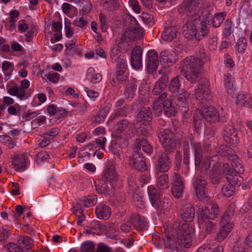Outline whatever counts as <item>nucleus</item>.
<instances>
[{"label": "nucleus", "mask_w": 252, "mask_h": 252, "mask_svg": "<svg viewBox=\"0 0 252 252\" xmlns=\"http://www.w3.org/2000/svg\"><path fill=\"white\" fill-rule=\"evenodd\" d=\"M180 215L184 221L182 222H191L193 220L195 215V210L190 204H188L183 206L180 211Z\"/></svg>", "instance_id": "aec40b11"}, {"label": "nucleus", "mask_w": 252, "mask_h": 252, "mask_svg": "<svg viewBox=\"0 0 252 252\" xmlns=\"http://www.w3.org/2000/svg\"><path fill=\"white\" fill-rule=\"evenodd\" d=\"M17 243L22 248H23L25 252L31 249L33 245V240L28 236H19L17 240Z\"/></svg>", "instance_id": "4c0bfd02"}, {"label": "nucleus", "mask_w": 252, "mask_h": 252, "mask_svg": "<svg viewBox=\"0 0 252 252\" xmlns=\"http://www.w3.org/2000/svg\"><path fill=\"white\" fill-rule=\"evenodd\" d=\"M178 33V30L176 27H168L162 32V39L164 41L170 42L177 37Z\"/></svg>", "instance_id": "7c9ffc66"}, {"label": "nucleus", "mask_w": 252, "mask_h": 252, "mask_svg": "<svg viewBox=\"0 0 252 252\" xmlns=\"http://www.w3.org/2000/svg\"><path fill=\"white\" fill-rule=\"evenodd\" d=\"M165 235L164 242L166 252H179L180 247L189 248L192 244L191 227L186 222L175 220L173 224L163 226Z\"/></svg>", "instance_id": "f257e3e1"}, {"label": "nucleus", "mask_w": 252, "mask_h": 252, "mask_svg": "<svg viewBox=\"0 0 252 252\" xmlns=\"http://www.w3.org/2000/svg\"><path fill=\"white\" fill-rule=\"evenodd\" d=\"M236 172H231L226 176V179L232 186H240L243 181V178Z\"/></svg>", "instance_id": "ea45409f"}, {"label": "nucleus", "mask_w": 252, "mask_h": 252, "mask_svg": "<svg viewBox=\"0 0 252 252\" xmlns=\"http://www.w3.org/2000/svg\"><path fill=\"white\" fill-rule=\"evenodd\" d=\"M109 112V108L106 107H103L97 112L96 116L94 117L93 122L97 124L103 123Z\"/></svg>", "instance_id": "09e8293b"}, {"label": "nucleus", "mask_w": 252, "mask_h": 252, "mask_svg": "<svg viewBox=\"0 0 252 252\" xmlns=\"http://www.w3.org/2000/svg\"><path fill=\"white\" fill-rule=\"evenodd\" d=\"M180 77L176 76L170 81L168 87V91L172 93H176L179 90L181 86Z\"/></svg>", "instance_id": "603ef678"}, {"label": "nucleus", "mask_w": 252, "mask_h": 252, "mask_svg": "<svg viewBox=\"0 0 252 252\" xmlns=\"http://www.w3.org/2000/svg\"><path fill=\"white\" fill-rule=\"evenodd\" d=\"M226 13L224 12L215 14L212 21L213 26L215 28L219 27L223 22Z\"/></svg>", "instance_id": "6e6d98bb"}, {"label": "nucleus", "mask_w": 252, "mask_h": 252, "mask_svg": "<svg viewBox=\"0 0 252 252\" xmlns=\"http://www.w3.org/2000/svg\"><path fill=\"white\" fill-rule=\"evenodd\" d=\"M28 159L25 154L15 155L12 160V164L16 171H24L28 166Z\"/></svg>", "instance_id": "f3484780"}, {"label": "nucleus", "mask_w": 252, "mask_h": 252, "mask_svg": "<svg viewBox=\"0 0 252 252\" xmlns=\"http://www.w3.org/2000/svg\"><path fill=\"white\" fill-rule=\"evenodd\" d=\"M132 110V106L125 104L124 106L117 108L115 112L110 116L108 123H111L118 119L119 117H126L129 114Z\"/></svg>", "instance_id": "5701e85b"}, {"label": "nucleus", "mask_w": 252, "mask_h": 252, "mask_svg": "<svg viewBox=\"0 0 252 252\" xmlns=\"http://www.w3.org/2000/svg\"><path fill=\"white\" fill-rule=\"evenodd\" d=\"M221 175L219 166L214 164L212 169L209 173V179L212 184H219L220 182Z\"/></svg>", "instance_id": "e433bc0d"}, {"label": "nucleus", "mask_w": 252, "mask_h": 252, "mask_svg": "<svg viewBox=\"0 0 252 252\" xmlns=\"http://www.w3.org/2000/svg\"><path fill=\"white\" fill-rule=\"evenodd\" d=\"M85 207H88V206L84 199L78 201L74 207L73 213L78 218L77 222L78 225H80L85 218L84 214V208Z\"/></svg>", "instance_id": "393cba45"}, {"label": "nucleus", "mask_w": 252, "mask_h": 252, "mask_svg": "<svg viewBox=\"0 0 252 252\" xmlns=\"http://www.w3.org/2000/svg\"><path fill=\"white\" fill-rule=\"evenodd\" d=\"M94 243L89 241L84 242L81 246V252H94Z\"/></svg>", "instance_id": "bf43d9fd"}, {"label": "nucleus", "mask_w": 252, "mask_h": 252, "mask_svg": "<svg viewBox=\"0 0 252 252\" xmlns=\"http://www.w3.org/2000/svg\"><path fill=\"white\" fill-rule=\"evenodd\" d=\"M223 131V139L226 143L232 145H236L239 143L238 131L233 126L228 125L225 126Z\"/></svg>", "instance_id": "4468645a"}, {"label": "nucleus", "mask_w": 252, "mask_h": 252, "mask_svg": "<svg viewBox=\"0 0 252 252\" xmlns=\"http://www.w3.org/2000/svg\"><path fill=\"white\" fill-rule=\"evenodd\" d=\"M171 160L167 153L162 152L156 160L155 170L156 174L167 172L171 168Z\"/></svg>", "instance_id": "6e6552de"}, {"label": "nucleus", "mask_w": 252, "mask_h": 252, "mask_svg": "<svg viewBox=\"0 0 252 252\" xmlns=\"http://www.w3.org/2000/svg\"><path fill=\"white\" fill-rule=\"evenodd\" d=\"M235 156H233L232 158V161L231 163V165L232 168L234 172L238 174H242L244 172V167L243 165L241 163V161L239 159L236 158L235 159Z\"/></svg>", "instance_id": "5fc2aeb1"}, {"label": "nucleus", "mask_w": 252, "mask_h": 252, "mask_svg": "<svg viewBox=\"0 0 252 252\" xmlns=\"http://www.w3.org/2000/svg\"><path fill=\"white\" fill-rule=\"evenodd\" d=\"M234 189V187L230 184L224 185L221 188V192L224 196L230 197L233 194Z\"/></svg>", "instance_id": "69168bd1"}, {"label": "nucleus", "mask_w": 252, "mask_h": 252, "mask_svg": "<svg viewBox=\"0 0 252 252\" xmlns=\"http://www.w3.org/2000/svg\"><path fill=\"white\" fill-rule=\"evenodd\" d=\"M158 72L161 76L156 83L152 90V94L156 95L160 94L166 89L169 81L168 74L166 71L159 69Z\"/></svg>", "instance_id": "ddd939ff"}, {"label": "nucleus", "mask_w": 252, "mask_h": 252, "mask_svg": "<svg viewBox=\"0 0 252 252\" xmlns=\"http://www.w3.org/2000/svg\"><path fill=\"white\" fill-rule=\"evenodd\" d=\"M192 185L198 199L206 201L208 200V184L205 177L200 175L196 176L193 179Z\"/></svg>", "instance_id": "20e7f679"}, {"label": "nucleus", "mask_w": 252, "mask_h": 252, "mask_svg": "<svg viewBox=\"0 0 252 252\" xmlns=\"http://www.w3.org/2000/svg\"><path fill=\"white\" fill-rule=\"evenodd\" d=\"M201 112L202 113L204 119L211 123L218 122L223 123L226 121L227 118L224 115L220 116L218 111L212 106L202 107Z\"/></svg>", "instance_id": "39448f33"}, {"label": "nucleus", "mask_w": 252, "mask_h": 252, "mask_svg": "<svg viewBox=\"0 0 252 252\" xmlns=\"http://www.w3.org/2000/svg\"><path fill=\"white\" fill-rule=\"evenodd\" d=\"M161 112L167 118L174 117L176 114V109L169 100L163 102Z\"/></svg>", "instance_id": "473e14b6"}, {"label": "nucleus", "mask_w": 252, "mask_h": 252, "mask_svg": "<svg viewBox=\"0 0 252 252\" xmlns=\"http://www.w3.org/2000/svg\"><path fill=\"white\" fill-rule=\"evenodd\" d=\"M96 217L99 219L107 220L111 216V209L107 205L99 204L97 205L95 210Z\"/></svg>", "instance_id": "c85d7f7f"}, {"label": "nucleus", "mask_w": 252, "mask_h": 252, "mask_svg": "<svg viewBox=\"0 0 252 252\" xmlns=\"http://www.w3.org/2000/svg\"><path fill=\"white\" fill-rule=\"evenodd\" d=\"M133 123L127 119L118 121L115 125L114 131L112 133L113 137L116 139H121L126 134L132 127Z\"/></svg>", "instance_id": "0eeeda50"}, {"label": "nucleus", "mask_w": 252, "mask_h": 252, "mask_svg": "<svg viewBox=\"0 0 252 252\" xmlns=\"http://www.w3.org/2000/svg\"><path fill=\"white\" fill-rule=\"evenodd\" d=\"M158 57L157 52L154 50L150 51L148 53V62L147 70L149 73L155 71L158 65Z\"/></svg>", "instance_id": "412c9836"}, {"label": "nucleus", "mask_w": 252, "mask_h": 252, "mask_svg": "<svg viewBox=\"0 0 252 252\" xmlns=\"http://www.w3.org/2000/svg\"><path fill=\"white\" fill-rule=\"evenodd\" d=\"M153 114L149 107H143L138 112L136 122L141 126H149L152 122Z\"/></svg>", "instance_id": "f8f14e48"}, {"label": "nucleus", "mask_w": 252, "mask_h": 252, "mask_svg": "<svg viewBox=\"0 0 252 252\" xmlns=\"http://www.w3.org/2000/svg\"><path fill=\"white\" fill-rule=\"evenodd\" d=\"M64 24L65 36L68 38L71 37L73 35L74 32L71 28V22L67 18L64 19Z\"/></svg>", "instance_id": "338daca9"}, {"label": "nucleus", "mask_w": 252, "mask_h": 252, "mask_svg": "<svg viewBox=\"0 0 252 252\" xmlns=\"http://www.w3.org/2000/svg\"><path fill=\"white\" fill-rule=\"evenodd\" d=\"M210 29V24H208V22H201L200 24V28L199 30H197V35H196V40L200 41L204 37L206 36L209 31Z\"/></svg>", "instance_id": "79ce46f5"}, {"label": "nucleus", "mask_w": 252, "mask_h": 252, "mask_svg": "<svg viewBox=\"0 0 252 252\" xmlns=\"http://www.w3.org/2000/svg\"><path fill=\"white\" fill-rule=\"evenodd\" d=\"M128 224L139 230H143L145 229L147 222L144 217L135 213L132 214L128 220Z\"/></svg>", "instance_id": "a211bd4d"}, {"label": "nucleus", "mask_w": 252, "mask_h": 252, "mask_svg": "<svg viewBox=\"0 0 252 252\" xmlns=\"http://www.w3.org/2000/svg\"><path fill=\"white\" fill-rule=\"evenodd\" d=\"M127 39L129 40V35L126 30L122 35L118 44V47L124 52L127 51L129 49V44L127 41Z\"/></svg>", "instance_id": "de8ad7c7"}, {"label": "nucleus", "mask_w": 252, "mask_h": 252, "mask_svg": "<svg viewBox=\"0 0 252 252\" xmlns=\"http://www.w3.org/2000/svg\"><path fill=\"white\" fill-rule=\"evenodd\" d=\"M235 210V205L234 204H231L221 216V220L231 222L230 220L234 216Z\"/></svg>", "instance_id": "864d4df0"}, {"label": "nucleus", "mask_w": 252, "mask_h": 252, "mask_svg": "<svg viewBox=\"0 0 252 252\" xmlns=\"http://www.w3.org/2000/svg\"><path fill=\"white\" fill-rule=\"evenodd\" d=\"M136 89V80L132 77H130L127 79L124 94L127 99L132 98L134 96Z\"/></svg>", "instance_id": "cd10ccee"}, {"label": "nucleus", "mask_w": 252, "mask_h": 252, "mask_svg": "<svg viewBox=\"0 0 252 252\" xmlns=\"http://www.w3.org/2000/svg\"><path fill=\"white\" fill-rule=\"evenodd\" d=\"M210 82L206 78H202L197 88L194 90V95L196 98L199 99H210V91L209 89Z\"/></svg>", "instance_id": "1a4fd4ad"}, {"label": "nucleus", "mask_w": 252, "mask_h": 252, "mask_svg": "<svg viewBox=\"0 0 252 252\" xmlns=\"http://www.w3.org/2000/svg\"><path fill=\"white\" fill-rule=\"evenodd\" d=\"M217 152L220 156L227 159L232 158L234 156L232 151L226 145H220L218 148Z\"/></svg>", "instance_id": "3c124183"}, {"label": "nucleus", "mask_w": 252, "mask_h": 252, "mask_svg": "<svg viewBox=\"0 0 252 252\" xmlns=\"http://www.w3.org/2000/svg\"><path fill=\"white\" fill-rule=\"evenodd\" d=\"M221 227L216 235V240L218 242L223 241L231 231L233 228V222H228L224 220H220Z\"/></svg>", "instance_id": "dca6fc26"}, {"label": "nucleus", "mask_w": 252, "mask_h": 252, "mask_svg": "<svg viewBox=\"0 0 252 252\" xmlns=\"http://www.w3.org/2000/svg\"><path fill=\"white\" fill-rule=\"evenodd\" d=\"M102 6L107 11H115L119 8V4L116 0H102Z\"/></svg>", "instance_id": "a18cd8bd"}, {"label": "nucleus", "mask_w": 252, "mask_h": 252, "mask_svg": "<svg viewBox=\"0 0 252 252\" xmlns=\"http://www.w3.org/2000/svg\"><path fill=\"white\" fill-rule=\"evenodd\" d=\"M199 56L197 58L193 56L187 57L181 63V75L192 83H196L201 77V70L206 56L204 49L199 50Z\"/></svg>", "instance_id": "f03ea898"}, {"label": "nucleus", "mask_w": 252, "mask_h": 252, "mask_svg": "<svg viewBox=\"0 0 252 252\" xmlns=\"http://www.w3.org/2000/svg\"><path fill=\"white\" fill-rule=\"evenodd\" d=\"M116 72H127V65L125 59L118 57L117 60Z\"/></svg>", "instance_id": "13d9d810"}, {"label": "nucleus", "mask_w": 252, "mask_h": 252, "mask_svg": "<svg viewBox=\"0 0 252 252\" xmlns=\"http://www.w3.org/2000/svg\"><path fill=\"white\" fill-rule=\"evenodd\" d=\"M237 104L241 106L250 108L252 105V100L250 95L244 92L239 93L237 95Z\"/></svg>", "instance_id": "c9c22d12"}, {"label": "nucleus", "mask_w": 252, "mask_h": 252, "mask_svg": "<svg viewBox=\"0 0 252 252\" xmlns=\"http://www.w3.org/2000/svg\"><path fill=\"white\" fill-rule=\"evenodd\" d=\"M133 149L134 151H138L141 149L147 154H151L153 152V148L149 143L147 140L141 136H139L136 138L133 144Z\"/></svg>", "instance_id": "6ab92c4d"}, {"label": "nucleus", "mask_w": 252, "mask_h": 252, "mask_svg": "<svg viewBox=\"0 0 252 252\" xmlns=\"http://www.w3.org/2000/svg\"><path fill=\"white\" fill-rule=\"evenodd\" d=\"M203 119L204 116H203L202 113L201 112L200 110L196 109L195 110L193 114V120L196 129H198L202 126L203 124L204 123Z\"/></svg>", "instance_id": "8fccbe9b"}, {"label": "nucleus", "mask_w": 252, "mask_h": 252, "mask_svg": "<svg viewBox=\"0 0 252 252\" xmlns=\"http://www.w3.org/2000/svg\"><path fill=\"white\" fill-rule=\"evenodd\" d=\"M130 62L133 68H140L142 63V49L139 46H136L132 50Z\"/></svg>", "instance_id": "b1692460"}, {"label": "nucleus", "mask_w": 252, "mask_h": 252, "mask_svg": "<svg viewBox=\"0 0 252 252\" xmlns=\"http://www.w3.org/2000/svg\"><path fill=\"white\" fill-rule=\"evenodd\" d=\"M157 185L159 189H165L169 188V181L168 175L166 174H161L157 177Z\"/></svg>", "instance_id": "58836bf2"}, {"label": "nucleus", "mask_w": 252, "mask_h": 252, "mask_svg": "<svg viewBox=\"0 0 252 252\" xmlns=\"http://www.w3.org/2000/svg\"><path fill=\"white\" fill-rule=\"evenodd\" d=\"M184 187V185L172 186L171 191L173 195L177 198H180L183 195Z\"/></svg>", "instance_id": "052dcab7"}, {"label": "nucleus", "mask_w": 252, "mask_h": 252, "mask_svg": "<svg viewBox=\"0 0 252 252\" xmlns=\"http://www.w3.org/2000/svg\"><path fill=\"white\" fill-rule=\"evenodd\" d=\"M129 35V41L140 40L144 37V29L139 25L136 27L130 26L127 29Z\"/></svg>", "instance_id": "a878e982"}, {"label": "nucleus", "mask_w": 252, "mask_h": 252, "mask_svg": "<svg viewBox=\"0 0 252 252\" xmlns=\"http://www.w3.org/2000/svg\"><path fill=\"white\" fill-rule=\"evenodd\" d=\"M194 17V19L188 20L186 24L183 27V34L184 36L188 40H196V35H197V29L196 24L197 18Z\"/></svg>", "instance_id": "9d476101"}, {"label": "nucleus", "mask_w": 252, "mask_h": 252, "mask_svg": "<svg viewBox=\"0 0 252 252\" xmlns=\"http://www.w3.org/2000/svg\"><path fill=\"white\" fill-rule=\"evenodd\" d=\"M157 133L160 142L175 138L174 132L169 128L159 129Z\"/></svg>", "instance_id": "a19ab883"}, {"label": "nucleus", "mask_w": 252, "mask_h": 252, "mask_svg": "<svg viewBox=\"0 0 252 252\" xmlns=\"http://www.w3.org/2000/svg\"><path fill=\"white\" fill-rule=\"evenodd\" d=\"M174 52L163 51L160 53L159 61L161 63H166L168 66L175 63L176 60Z\"/></svg>", "instance_id": "f704fd0d"}, {"label": "nucleus", "mask_w": 252, "mask_h": 252, "mask_svg": "<svg viewBox=\"0 0 252 252\" xmlns=\"http://www.w3.org/2000/svg\"><path fill=\"white\" fill-rule=\"evenodd\" d=\"M233 81L234 79L231 75H224V84L225 87L227 89V93L232 97H233L235 94V90L233 89Z\"/></svg>", "instance_id": "37998d69"}, {"label": "nucleus", "mask_w": 252, "mask_h": 252, "mask_svg": "<svg viewBox=\"0 0 252 252\" xmlns=\"http://www.w3.org/2000/svg\"><path fill=\"white\" fill-rule=\"evenodd\" d=\"M129 165L133 169L139 171L145 172L148 170V166L145 157L138 151H133L129 157Z\"/></svg>", "instance_id": "423d86ee"}, {"label": "nucleus", "mask_w": 252, "mask_h": 252, "mask_svg": "<svg viewBox=\"0 0 252 252\" xmlns=\"http://www.w3.org/2000/svg\"><path fill=\"white\" fill-rule=\"evenodd\" d=\"M189 95L187 91L182 90L177 97V105L182 113H187L188 111V99Z\"/></svg>", "instance_id": "4be33fe9"}, {"label": "nucleus", "mask_w": 252, "mask_h": 252, "mask_svg": "<svg viewBox=\"0 0 252 252\" xmlns=\"http://www.w3.org/2000/svg\"><path fill=\"white\" fill-rule=\"evenodd\" d=\"M161 143L164 150V152L166 153H173L177 147V143L175 138L161 142Z\"/></svg>", "instance_id": "c03bdc74"}, {"label": "nucleus", "mask_w": 252, "mask_h": 252, "mask_svg": "<svg viewBox=\"0 0 252 252\" xmlns=\"http://www.w3.org/2000/svg\"><path fill=\"white\" fill-rule=\"evenodd\" d=\"M247 46V39L245 37H241L238 40L236 46L239 52L244 53Z\"/></svg>", "instance_id": "e2e57ef3"}, {"label": "nucleus", "mask_w": 252, "mask_h": 252, "mask_svg": "<svg viewBox=\"0 0 252 252\" xmlns=\"http://www.w3.org/2000/svg\"><path fill=\"white\" fill-rule=\"evenodd\" d=\"M95 187L97 192L99 193H110L114 188V184L109 183L107 181L102 182L99 179V183L96 184Z\"/></svg>", "instance_id": "72a5a7b5"}, {"label": "nucleus", "mask_w": 252, "mask_h": 252, "mask_svg": "<svg viewBox=\"0 0 252 252\" xmlns=\"http://www.w3.org/2000/svg\"><path fill=\"white\" fill-rule=\"evenodd\" d=\"M189 141L194 152L195 168L198 170L200 169L201 163L203 159V155L205 151H204L201 143L199 142H195L192 137H190Z\"/></svg>", "instance_id": "9b49d317"}, {"label": "nucleus", "mask_w": 252, "mask_h": 252, "mask_svg": "<svg viewBox=\"0 0 252 252\" xmlns=\"http://www.w3.org/2000/svg\"><path fill=\"white\" fill-rule=\"evenodd\" d=\"M232 23L230 19H227L224 23V29L223 35L224 36H228L233 32Z\"/></svg>", "instance_id": "680f3d73"}, {"label": "nucleus", "mask_w": 252, "mask_h": 252, "mask_svg": "<svg viewBox=\"0 0 252 252\" xmlns=\"http://www.w3.org/2000/svg\"><path fill=\"white\" fill-rule=\"evenodd\" d=\"M148 193L152 205L154 207L158 206V203L161 198L157 189L153 186H150L148 188Z\"/></svg>", "instance_id": "2f4dec72"}, {"label": "nucleus", "mask_w": 252, "mask_h": 252, "mask_svg": "<svg viewBox=\"0 0 252 252\" xmlns=\"http://www.w3.org/2000/svg\"><path fill=\"white\" fill-rule=\"evenodd\" d=\"M158 206L155 207L158 211L161 212L162 211L168 212L170 211L171 206V202L168 197H164L158 203Z\"/></svg>", "instance_id": "49530a36"}, {"label": "nucleus", "mask_w": 252, "mask_h": 252, "mask_svg": "<svg viewBox=\"0 0 252 252\" xmlns=\"http://www.w3.org/2000/svg\"><path fill=\"white\" fill-rule=\"evenodd\" d=\"M7 247L9 252H25L23 248H22L18 244L9 243Z\"/></svg>", "instance_id": "774afa93"}, {"label": "nucleus", "mask_w": 252, "mask_h": 252, "mask_svg": "<svg viewBox=\"0 0 252 252\" xmlns=\"http://www.w3.org/2000/svg\"><path fill=\"white\" fill-rule=\"evenodd\" d=\"M172 186H179L181 185H184L182 177L178 173L174 172L172 175Z\"/></svg>", "instance_id": "0e129e2a"}, {"label": "nucleus", "mask_w": 252, "mask_h": 252, "mask_svg": "<svg viewBox=\"0 0 252 252\" xmlns=\"http://www.w3.org/2000/svg\"><path fill=\"white\" fill-rule=\"evenodd\" d=\"M220 210L216 204H208L202 207L198 215V221L202 225L206 234L214 233L216 230L217 222L215 219L218 217Z\"/></svg>", "instance_id": "7ed1b4c3"}, {"label": "nucleus", "mask_w": 252, "mask_h": 252, "mask_svg": "<svg viewBox=\"0 0 252 252\" xmlns=\"http://www.w3.org/2000/svg\"><path fill=\"white\" fill-rule=\"evenodd\" d=\"M178 11L180 13H186L191 17H199L198 15V7L193 5L190 0H185L178 7Z\"/></svg>", "instance_id": "2eb2a0df"}, {"label": "nucleus", "mask_w": 252, "mask_h": 252, "mask_svg": "<svg viewBox=\"0 0 252 252\" xmlns=\"http://www.w3.org/2000/svg\"><path fill=\"white\" fill-rule=\"evenodd\" d=\"M100 178L102 182L107 181L109 183L114 184L117 179V175L115 171L114 167L112 165H109Z\"/></svg>", "instance_id": "bb28decb"}, {"label": "nucleus", "mask_w": 252, "mask_h": 252, "mask_svg": "<svg viewBox=\"0 0 252 252\" xmlns=\"http://www.w3.org/2000/svg\"><path fill=\"white\" fill-rule=\"evenodd\" d=\"M129 79L127 72H115L114 75L110 76V83L114 87H117Z\"/></svg>", "instance_id": "c756f323"}, {"label": "nucleus", "mask_w": 252, "mask_h": 252, "mask_svg": "<svg viewBox=\"0 0 252 252\" xmlns=\"http://www.w3.org/2000/svg\"><path fill=\"white\" fill-rule=\"evenodd\" d=\"M7 92L11 95L16 96L21 99H23L25 97L24 92L16 86L7 89Z\"/></svg>", "instance_id": "4d7b16f0"}]
</instances>
